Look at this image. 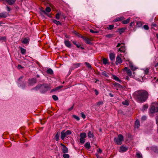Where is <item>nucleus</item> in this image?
<instances>
[{
  "instance_id": "864d4df0",
  "label": "nucleus",
  "mask_w": 158,
  "mask_h": 158,
  "mask_svg": "<svg viewBox=\"0 0 158 158\" xmlns=\"http://www.w3.org/2000/svg\"><path fill=\"white\" fill-rule=\"evenodd\" d=\"M103 102L102 101L99 102L97 103V105L98 106H100V105L102 104Z\"/></svg>"
},
{
  "instance_id": "3c124183",
  "label": "nucleus",
  "mask_w": 158,
  "mask_h": 158,
  "mask_svg": "<svg viewBox=\"0 0 158 158\" xmlns=\"http://www.w3.org/2000/svg\"><path fill=\"white\" fill-rule=\"evenodd\" d=\"M143 28L146 30H148L149 29V27L147 25H144L143 26Z\"/></svg>"
},
{
  "instance_id": "f257e3e1",
  "label": "nucleus",
  "mask_w": 158,
  "mask_h": 158,
  "mask_svg": "<svg viewBox=\"0 0 158 158\" xmlns=\"http://www.w3.org/2000/svg\"><path fill=\"white\" fill-rule=\"evenodd\" d=\"M148 92L143 90L136 91L134 93L135 98L140 102H145L148 98Z\"/></svg>"
},
{
  "instance_id": "6e6d98bb",
  "label": "nucleus",
  "mask_w": 158,
  "mask_h": 158,
  "mask_svg": "<svg viewBox=\"0 0 158 158\" xmlns=\"http://www.w3.org/2000/svg\"><path fill=\"white\" fill-rule=\"evenodd\" d=\"M23 67L21 65H20V64L18 65V68L19 69H23Z\"/></svg>"
},
{
  "instance_id": "393cba45",
  "label": "nucleus",
  "mask_w": 158,
  "mask_h": 158,
  "mask_svg": "<svg viewBox=\"0 0 158 158\" xmlns=\"http://www.w3.org/2000/svg\"><path fill=\"white\" fill-rule=\"evenodd\" d=\"M80 136L81 138L84 139L86 137V135L85 133H83L80 134Z\"/></svg>"
},
{
  "instance_id": "0eeeda50",
  "label": "nucleus",
  "mask_w": 158,
  "mask_h": 158,
  "mask_svg": "<svg viewBox=\"0 0 158 158\" xmlns=\"http://www.w3.org/2000/svg\"><path fill=\"white\" fill-rule=\"evenodd\" d=\"M158 111V107H155L152 106L150 109V112L152 113H154Z\"/></svg>"
},
{
  "instance_id": "1a4fd4ad",
  "label": "nucleus",
  "mask_w": 158,
  "mask_h": 158,
  "mask_svg": "<svg viewBox=\"0 0 158 158\" xmlns=\"http://www.w3.org/2000/svg\"><path fill=\"white\" fill-rule=\"evenodd\" d=\"M60 145L63 147L62 148V152L63 153H67L68 152V148L66 146L62 143H60Z\"/></svg>"
},
{
  "instance_id": "6ab92c4d",
  "label": "nucleus",
  "mask_w": 158,
  "mask_h": 158,
  "mask_svg": "<svg viewBox=\"0 0 158 158\" xmlns=\"http://www.w3.org/2000/svg\"><path fill=\"white\" fill-rule=\"evenodd\" d=\"M60 134V133L58 132L55 136V139L56 141L59 140Z\"/></svg>"
},
{
  "instance_id": "a878e982",
  "label": "nucleus",
  "mask_w": 158,
  "mask_h": 158,
  "mask_svg": "<svg viewBox=\"0 0 158 158\" xmlns=\"http://www.w3.org/2000/svg\"><path fill=\"white\" fill-rule=\"evenodd\" d=\"M129 65L132 70H134L136 69L135 68L133 65L132 63H130Z\"/></svg>"
},
{
  "instance_id": "f8f14e48",
  "label": "nucleus",
  "mask_w": 158,
  "mask_h": 158,
  "mask_svg": "<svg viewBox=\"0 0 158 158\" xmlns=\"http://www.w3.org/2000/svg\"><path fill=\"white\" fill-rule=\"evenodd\" d=\"M6 2L10 5H12L14 4L16 0H4Z\"/></svg>"
},
{
  "instance_id": "dca6fc26",
  "label": "nucleus",
  "mask_w": 158,
  "mask_h": 158,
  "mask_svg": "<svg viewBox=\"0 0 158 158\" xmlns=\"http://www.w3.org/2000/svg\"><path fill=\"white\" fill-rule=\"evenodd\" d=\"M7 16L6 12H2L0 13V18H6Z\"/></svg>"
},
{
  "instance_id": "09e8293b",
  "label": "nucleus",
  "mask_w": 158,
  "mask_h": 158,
  "mask_svg": "<svg viewBox=\"0 0 158 158\" xmlns=\"http://www.w3.org/2000/svg\"><path fill=\"white\" fill-rule=\"evenodd\" d=\"M51 9L49 7H47L46 9V11L48 12H50Z\"/></svg>"
},
{
  "instance_id": "c03bdc74",
  "label": "nucleus",
  "mask_w": 158,
  "mask_h": 158,
  "mask_svg": "<svg viewBox=\"0 0 158 158\" xmlns=\"http://www.w3.org/2000/svg\"><path fill=\"white\" fill-rule=\"evenodd\" d=\"M63 157L64 158H69V155L67 154H64L63 155Z\"/></svg>"
},
{
  "instance_id": "f03ea898",
  "label": "nucleus",
  "mask_w": 158,
  "mask_h": 158,
  "mask_svg": "<svg viewBox=\"0 0 158 158\" xmlns=\"http://www.w3.org/2000/svg\"><path fill=\"white\" fill-rule=\"evenodd\" d=\"M114 140L116 144L120 145L123 140V137L122 135L119 134L118 135V137H114Z\"/></svg>"
},
{
  "instance_id": "603ef678",
  "label": "nucleus",
  "mask_w": 158,
  "mask_h": 158,
  "mask_svg": "<svg viewBox=\"0 0 158 158\" xmlns=\"http://www.w3.org/2000/svg\"><path fill=\"white\" fill-rule=\"evenodd\" d=\"M40 123L41 124H44V123L45 122V119H40Z\"/></svg>"
},
{
  "instance_id": "8fccbe9b",
  "label": "nucleus",
  "mask_w": 158,
  "mask_h": 158,
  "mask_svg": "<svg viewBox=\"0 0 158 158\" xmlns=\"http://www.w3.org/2000/svg\"><path fill=\"white\" fill-rule=\"evenodd\" d=\"M59 88L58 87H56L55 89H53L51 90V92L56 91L59 89Z\"/></svg>"
},
{
  "instance_id": "423d86ee",
  "label": "nucleus",
  "mask_w": 158,
  "mask_h": 158,
  "mask_svg": "<svg viewBox=\"0 0 158 158\" xmlns=\"http://www.w3.org/2000/svg\"><path fill=\"white\" fill-rule=\"evenodd\" d=\"M36 82V80L35 78L30 79L28 80V85L32 86Z\"/></svg>"
},
{
  "instance_id": "72a5a7b5",
  "label": "nucleus",
  "mask_w": 158,
  "mask_h": 158,
  "mask_svg": "<svg viewBox=\"0 0 158 158\" xmlns=\"http://www.w3.org/2000/svg\"><path fill=\"white\" fill-rule=\"evenodd\" d=\"M148 107V105H145L143 106V108L142 109V110L143 111L145 110H146L147 109Z\"/></svg>"
},
{
  "instance_id": "20e7f679",
  "label": "nucleus",
  "mask_w": 158,
  "mask_h": 158,
  "mask_svg": "<svg viewBox=\"0 0 158 158\" xmlns=\"http://www.w3.org/2000/svg\"><path fill=\"white\" fill-rule=\"evenodd\" d=\"M71 133V131L68 130L65 132V130H63L61 132V138L63 140L64 138L66 137L67 135H69Z\"/></svg>"
},
{
  "instance_id": "774afa93",
  "label": "nucleus",
  "mask_w": 158,
  "mask_h": 158,
  "mask_svg": "<svg viewBox=\"0 0 158 158\" xmlns=\"http://www.w3.org/2000/svg\"><path fill=\"white\" fill-rule=\"evenodd\" d=\"M118 21H119V20H118V18H116V19H114L113 20V22H117Z\"/></svg>"
},
{
  "instance_id": "052dcab7",
  "label": "nucleus",
  "mask_w": 158,
  "mask_h": 158,
  "mask_svg": "<svg viewBox=\"0 0 158 158\" xmlns=\"http://www.w3.org/2000/svg\"><path fill=\"white\" fill-rule=\"evenodd\" d=\"M146 117L145 116H143L142 117L141 119L142 120H144L146 119Z\"/></svg>"
},
{
  "instance_id": "37998d69",
  "label": "nucleus",
  "mask_w": 158,
  "mask_h": 158,
  "mask_svg": "<svg viewBox=\"0 0 158 158\" xmlns=\"http://www.w3.org/2000/svg\"><path fill=\"white\" fill-rule=\"evenodd\" d=\"M73 43L76 45L78 48H80V45L79 44H77V42L75 41H73Z\"/></svg>"
},
{
  "instance_id": "69168bd1",
  "label": "nucleus",
  "mask_w": 158,
  "mask_h": 158,
  "mask_svg": "<svg viewBox=\"0 0 158 158\" xmlns=\"http://www.w3.org/2000/svg\"><path fill=\"white\" fill-rule=\"evenodd\" d=\"M81 117L83 118H85V115L83 113H81Z\"/></svg>"
},
{
  "instance_id": "5701e85b",
  "label": "nucleus",
  "mask_w": 158,
  "mask_h": 158,
  "mask_svg": "<svg viewBox=\"0 0 158 158\" xmlns=\"http://www.w3.org/2000/svg\"><path fill=\"white\" fill-rule=\"evenodd\" d=\"M61 14V12H58L56 15V18L57 19H59L60 18V16Z\"/></svg>"
},
{
  "instance_id": "49530a36",
  "label": "nucleus",
  "mask_w": 158,
  "mask_h": 158,
  "mask_svg": "<svg viewBox=\"0 0 158 158\" xmlns=\"http://www.w3.org/2000/svg\"><path fill=\"white\" fill-rule=\"evenodd\" d=\"M113 34H109L106 35V36L108 38H111L113 37Z\"/></svg>"
},
{
  "instance_id": "0e129e2a",
  "label": "nucleus",
  "mask_w": 158,
  "mask_h": 158,
  "mask_svg": "<svg viewBox=\"0 0 158 158\" xmlns=\"http://www.w3.org/2000/svg\"><path fill=\"white\" fill-rule=\"evenodd\" d=\"M97 151H98V153H101L102 152V150L100 148H99L97 150Z\"/></svg>"
},
{
  "instance_id": "4c0bfd02",
  "label": "nucleus",
  "mask_w": 158,
  "mask_h": 158,
  "mask_svg": "<svg viewBox=\"0 0 158 158\" xmlns=\"http://www.w3.org/2000/svg\"><path fill=\"white\" fill-rule=\"evenodd\" d=\"M122 103L123 104L126 106H128L129 105V103L127 101H125L122 102Z\"/></svg>"
},
{
  "instance_id": "f3484780",
  "label": "nucleus",
  "mask_w": 158,
  "mask_h": 158,
  "mask_svg": "<svg viewBox=\"0 0 158 158\" xmlns=\"http://www.w3.org/2000/svg\"><path fill=\"white\" fill-rule=\"evenodd\" d=\"M84 41L87 44H91L90 40L88 38L86 37L85 39H84Z\"/></svg>"
},
{
  "instance_id": "2eb2a0df",
  "label": "nucleus",
  "mask_w": 158,
  "mask_h": 158,
  "mask_svg": "<svg viewBox=\"0 0 158 158\" xmlns=\"http://www.w3.org/2000/svg\"><path fill=\"white\" fill-rule=\"evenodd\" d=\"M120 149L122 152H125L128 149V148L125 147L123 146H121L120 147Z\"/></svg>"
},
{
  "instance_id": "338daca9",
  "label": "nucleus",
  "mask_w": 158,
  "mask_h": 158,
  "mask_svg": "<svg viewBox=\"0 0 158 158\" xmlns=\"http://www.w3.org/2000/svg\"><path fill=\"white\" fill-rule=\"evenodd\" d=\"M23 77V76H21L18 79V81H19V82H20V80L21 79H22Z\"/></svg>"
},
{
  "instance_id": "ddd939ff",
  "label": "nucleus",
  "mask_w": 158,
  "mask_h": 158,
  "mask_svg": "<svg viewBox=\"0 0 158 158\" xmlns=\"http://www.w3.org/2000/svg\"><path fill=\"white\" fill-rule=\"evenodd\" d=\"M18 85L19 87H21L23 89H24L26 86L25 83L24 82H22V83L21 82H18Z\"/></svg>"
},
{
  "instance_id": "4468645a",
  "label": "nucleus",
  "mask_w": 158,
  "mask_h": 158,
  "mask_svg": "<svg viewBox=\"0 0 158 158\" xmlns=\"http://www.w3.org/2000/svg\"><path fill=\"white\" fill-rule=\"evenodd\" d=\"M112 77V78L116 81H118L119 82H121V80H120L118 77L117 76H115V75H113Z\"/></svg>"
},
{
  "instance_id": "13d9d810",
  "label": "nucleus",
  "mask_w": 158,
  "mask_h": 158,
  "mask_svg": "<svg viewBox=\"0 0 158 158\" xmlns=\"http://www.w3.org/2000/svg\"><path fill=\"white\" fill-rule=\"evenodd\" d=\"M144 73L145 74H148V69H145L144 71Z\"/></svg>"
},
{
  "instance_id": "b1692460",
  "label": "nucleus",
  "mask_w": 158,
  "mask_h": 158,
  "mask_svg": "<svg viewBox=\"0 0 158 158\" xmlns=\"http://www.w3.org/2000/svg\"><path fill=\"white\" fill-rule=\"evenodd\" d=\"M125 29L124 28H122L118 30V31L119 32L120 34H121L125 30Z\"/></svg>"
},
{
  "instance_id": "f704fd0d",
  "label": "nucleus",
  "mask_w": 158,
  "mask_h": 158,
  "mask_svg": "<svg viewBox=\"0 0 158 158\" xmlns=\"http://www.w3.org/2000/svg\"><path fill=\"white\" fill-rule=\"evenodd\" d=\"M127 74L129 76H131L132 75V73L131 70L129 69L127 71Z\"/></svg>"
},
{
  "instance_id": "e2e57ef3",
  "label": "nucleus",
  "mask_w": 158,
  "mask_h": 158,
  "mask_svg": "<svg viewBox=\"0 0 158 158\" xmlns=\"http://www.w3.org/2000/svg\"><path fill=\"white\" fill-rule=\"evenodd\" d=\"M123 45L122 44V43H118V44H117V45L116 46V47H120V46H121L122 45Z\"/></svg>"
},
{
  "instance_id": "412c9836",
  "label": "nucleus",
  "mask_w": 158,
  "mask_h": 158,
  "mask_svg": "<svg viewBox=\"0 0 158 158\" xmlns=\"http://www.w3.org/2000/svg\"><path fill=\"white\" fill-rule=\"evenodd\" d=\"M140 125L139 122L137 120H136L135 123V127L138 128Z\"/></svg>"
},
{
  "instance_id": "79ce46f5",
  "label": "nucleus",
  "mask_w": 158,
  "mask_h": 158,
  "mask_svg": "<svg viewBox=\"0 0 158 158\" xmlns=\"http://www.w3.org/2000/svg\"><path fill=\"white\" fill-rule=\"evenodd\" d=\"M73 117L77 121H79L80 120L79 118L76 115H73Z\"/></svg>"
},
{
  "instance_id": "cd10ccee",
  "label": "nucleus",
  "mask_w": 158,
  "mask_h": 158,
  "mask_svg": "<svg viewBox=\"0 0 158 158\" xmlns=\"http://www.w3.org/2000/svg\"><path fill=\"white\" fill-rule=\"evenodd\" d=\"M88 137L89 138H93L94 136V135L93 133L89 131V132L88 135Z\"/></svg>"
},
{
  "instance_id": "bb28decb",
  "label": "nucleus",
  "mask_w": 158,
  "mask_h": 158,
  "mask_svg": "<svg viewBox=\"0 0 158 158\" xmlns=\"http://www.w3.org/2000/svg\"><path fill=\"white\" fill-rule=\"evenodd\" d=\"M129 65L132 70H134L136 69L135 68L133 65L132 63H130Z\"/></svg>"
},
{
  "instance_id": "c9c22d12",
  "label": "nucleus",
  "mask_w": 158,
  "mask_h": 158,
  "mask_svg": "<svg viewBox=\"0 0 158 158\" xmlns=\"http://www.w3.org/2000/svg\"><path fill=\"white\" fill-rule=\"evenodd\" d=\"M85 64L86 65V67L88 68H91V66L89 63L87 62H85Z\"/></svg>"
},
{
  "instance_id": "6e6552de",
  "label": "nucleus",
  "mask_w": 158,
  "mask_h": 158,
  "mask_svg": "<svg viewBox=\"0 0 158 158\" xmlns=\"http://www.w3.org/2000/svg\"><path fill=\"white\" fill-rule=\"evenodd\" d=\"M81 65L80 63H77L73 64L72 65V66L70 68L71 70H73L75 69L78 68Z\"/></svg>"
},
{
  "instance_id": "7ed1b4c3",
  "label": "nucleus",
  "mask_w": 158,
  "mask_h": 158,
  "mask_svg": "<svg viewBox=\"0 0 158 158\" xmlns=\"http://www.w3.org/2000/svg\"><path fill=\"white\" fill-rule=\"evenodd\" d=\"M121 58L126 61L128 60L126 56L123 55V54H118V56H117L116 59V64H118L121 63L122 62V60Z\"/></svg>"
},
{
  "instance_id": "c85d7f7f",
  "label": "nucleus",
  "mask_w": 158,
  "mask_h": 158,
  "mask_svg": "<svg viewBox=\"0 0 158 158\" xmlns=\"http://www.w3.org/2000/svg\"><path fill=\"white\" fill-rule=\"evenodd\" d=\"M53 22L56 24L57 25H61V23L58 21H57L56 20H53Z\"/></svg>"
},
{
  "instance_id": "bf43d9fd",
  "label": "nucleus",
  "mask_w": 158,
  "mask_h": 158,
  "mask_svg": "<svg viewBox=\"0 0 158 158\" xmlns=\"http://www.w3.org/2000/svg\"><path fill=\"white\" fill-rule=\"evenodd\" d=\"M141 25H142V24H141V23H140V22H137V23L136 25H137V26L138 27H140Z\"/></svg>"
},
{
  "instance_id": "39448f33",
  "label": "nucleus",
  "mask_w": 158,
  "mask_h": 158,
  "mask_svg": "<svg viewBox=\"0 0 158 158\" xmlns=\"http://www.w3.org/2000/svg\"><path fill=\"white\" fill-rule=\"evenodd\" d=\"M126 49L124 45H122L121 47L118 49V52H120L124 54V56H126Z\"/></svg>"
},
{
  "instance_id": "7c9ffc66",
  "label": "nucleus",
  "mask_w": 158,
  "mask_h": 158,
  "mask_svg": "<svg viewBox=\"0 0 158 158\" xmlns=\"http://www.w3.org/2000/svg\"><path fill=\"white\" fill-rule=\"evenodd\" d=\"M47 73L48 74H52L53 73V71L51 69H49L47 70Z\"/></svg>"
},
{
  "instance_id": "9b49d317",
  "label": "nucleus",
  "mask_w": 158,
  "mask_h": 158,
  "mask_svg": "<svg viewBox=\"0 0 158 158\" xmlns=\"http://www.w3.org/2000/svg\"><path fill=\"white\" fill-rule=\"evenodd\" d=\"M64 44L65 46L68 48H70L71 47V44L69 40H65L64 41Z\"/></svg>"
},
{
  "instance_id": "58836bf2",
  "label": "nucleus",
  "mask_w": 158,
  "mask_h": 158,
  "mask_svg": "<svg viewBox=\"0 0 158 158\" xmlns=\"http://www.w3.org/2000/svg\"><path fill=\"white\" fill-rule=\"evenodd\" d=\"M52 98L55 101H56L58 99V97L55 95H52Z\"/></svg>"
},
{
  "instance_id": "c756f323",
  "label": "nucleus",
  "mask_w": 158,
  "mask_h": 158,
  "mask_svg": "<svg viewBox=\"0 0 158 158\" xmlns=\"http://www.w3.org/2000/svg\"><path fill=\"white\" fill-rule=\"evenodd\" d=\"M21 51V53L23 54H25L26 52V50L25 49H24L22 48H20Z\"/></svg>"
},
{
  "instance_id": "4be33fe9",
  "label": "nucleus",
  "mask_w": 158,
  "mask_h": 158,
  "mask_svg": "<svg viewBox=\"0 0 158 158\" xmlns=\"http://www.w3.org/2000/svg\"><path fill=\"white\" fill-rule=\"evenodd\" d=\"M85 147L87 149H89L90 148V145L89 143L87 142L85 144Z\"/></svg>"
},
{
  "instance_id": "5fc2aeb1",
  "label": "nucleus",
  "mask_w": 158,
  "mask_h": 158,
  "mask_svg": "<svg viewBox=\"0 0 158 158\" xmlns=\"http://www.w3.org/2000/svg\"><path fill=\"white\" fill-rule=\"evenodd\" d=\"M90 31L92 33H98V31H94L92 29H90Z\"/></svg>"
},
{
  "instance_id": "a211bd4d",
  "label": "nucleus",
  "mask_w": 158,
  "mask_h": 158,
  "mask_svg": "<svg viewBox=\"0 0 158 158\" xmlns=\"http://www.w3.org/2000/svg\"><path fill=\"white\" fill-rule=\"evenodd\" d=\"M115 56L114 54L113 53H110V59L111 60H114L115 58Z\"/></svg>"
},
{
  "instance_id": "680f3d73",
  "label": "nucleus",
  "mask_w": 158,
  "mask_h": 158,
  "mask_svg": "<svg viewBox=\"0 0 158 158\" xmlns=\"http://www.w3.org/2000/svg\"><path fill=\"white\" fill-rule=\"evenodd\" d=\"M124 17H120L118 18V19L119 21H121L123 20L124 19Z\"/></svg>"
},
{
  "instance_id": "473e14b6",
  "label": "nucleus",
  "mask_w": 158,
  "mask_h": 158,
  "mask_svg": "<svg viewBox=\"0 0 158 158\" xmlns=\"http://www.w3.org/2000/svg\"><path fill=\"white\" fill-rule=\"evenodd\" d=\"M136 157L137 158H142L141 154L139 153H137L136 154Z\"/></svg>"
},
{
  "instance_id": "e433bc0d",
  "label": "nucleus",
  "mask_w": 158,
  "mask_h": 158,
  "mask_svg": "<svg viewBox=\"0 0 158 158\" xmlns=\"http://www.w3.org/2000/svg\"><path fill=\"white\" fill-rule=\"evenodd\" d=\"M152 150L155 152H158V148L155 147H153L152 148Z\"/></svg>"
},
{
  "instance_id": "aec40b11",
  "label": "nucleus",
  "mask_w": 158,
  "mask_h": 158,
  "mask_svg": "<svg viewBox=\"0 0 158 158\" xmlns=\"http://www.w3.org/2000/svg\"><path fill=\"white\" fill-rule=\"evenodd\" d=\"M130 20V18L127 19L126 20H123L122 21V23L124 24H126L129 23Z\"/></svg>"
},
{
  "instance_id": "a18cd8bd",
  "label": "nucleus",
  "mask_w": 158,
  "mask_h": 158,
  "mask_svg": "<svg viewBox=\"0 0 158 158\" xmlns=\"http://www.w3.org/2000/svg\"><path fill=\"white\" fill-rule=\"evenodd\" d=\"M114 27V26L113 25H109L108 26V27H107L108 29L109 30H111L113 29Z\"/></svg>"
},
{
  "instance_id": "a19ab883",
  "label": "nucleus",
  "mask_w": 158,
  "mask_h": 158,
  "mask_svg": "<svg viewBox=\"0 0 158 158\" xmlns=\"http://www.w3.org/2000/svg\"><path fill=\"white\" fill-rule=\"evenodd\" d=\"M80 142L81 143H84L85 142V139L84 138H80Z\"/></svg>"
},
{
  "instance_id": "9d476101",
  "label": "nucleus",
  "mask_w": 158,
  "mask_h": 158,
  "mask_svg": "<svg viewBox=\"0 0 158 158\" xmlns=\"http://www.w3.org/2000/svg\"><path fill=\"white\" fill-rule=\"evenodd\" d=\"M42 86L45 89L46 91L50 90V89L51 88V86L47 84H43L42 85Z\"/></svg>"
},
{
  "instance_id": "de8ad7c7",
  "label": "nucleus",
  "mask_w": 158,
  "mask_h": 158,
  "mask_svg": "<svg viewBox=\"0 0 158 158\" xmlns=\"http://www.w3.org/2000/svg\"><path fill=\"white\" fill-rule=\"evenodd\" d=\"M3 40L5 41L6 40V38L5 37H0V41Z\"/></svg>"
},
{
  "instance_id": "2f4dec72",
  "label": "nucleus",
  "mask_w": 158,
  "mask_h": 158,
  "mask_svg": "<svg viewBox=\"0 0 158 158\" xmlns=\"http://www.w3.org/2000/svg\"><path fill=\"white\" fill-rule=\"evenodd\" d=\"M29 42L28 39L27 38H24L22 42L24 44H27Z\"/></svg>"
},
{
  "instance_id": "4d7b16f0",
  "label": "nucleus",
  "mask_w": 158,
  "mask_h": 158,
  "mask_svg": "<svg viewBox=\"0 0 158 158\" xmlns=\"http://www.w3.org/2000/svg\"><path fill=\"white\" fill-rule=\"evenodd\" d=\"M102 75H104V76H105V77L108 76L107 74L106 73V72H102Z\"/></svg>"
},
{
  "instance_id": "ea45409f",
  "label": "nucleus",
  "mask_w": 158,
  "mask_h": 158,
  "mask_svg": "<svg viewBox=\"0 0 158 158\" xmlns=\"http://www.w3.org/2000/svg\"><path fill=\"white\" fill-rule=\"evenodd\" d=\"M103 62L104 64H106L108 63V60L107 59L104 58L103 60Z\"/></svg>"
}]
</instances>
